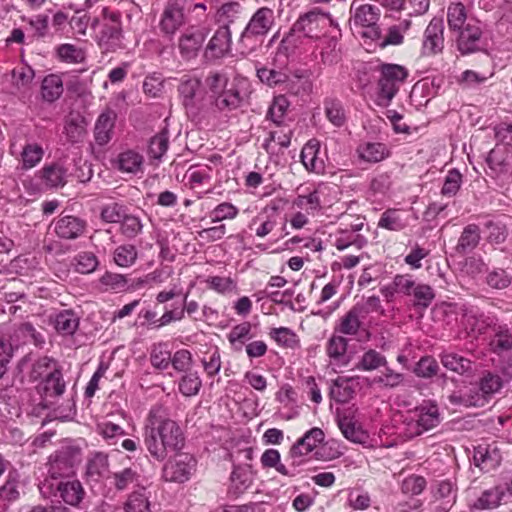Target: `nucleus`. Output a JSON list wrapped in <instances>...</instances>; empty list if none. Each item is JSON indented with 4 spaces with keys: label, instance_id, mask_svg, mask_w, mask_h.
I'll use <instances>...</instances> for the list:
<instances>
[{
    "label": "nucleus",
    "instance_id": "23",
    "mask_svg": "<svg viewBox=\"0 0 512 512\" xmlns=\"http://www.w3.org/2000/svg\"><path fill=\"white\" fill-rule=\"evenodd\" d=\"M231 45V32L227 24L220 26L209 40L205 48L207 59H218L223 57Z\"/></svg>",
    "mask_w": 512,
    "mask_h": 512
},
{
    "label": "nucleus",
    "instance_id": "3",
    "mask_svg": "<svg viewBox=\"0 0 512 512\" xmlns=\"http://www.w3.org/2000/svg\"><path fill=\"white\" fill-rule=\"evenodd\" d=\"M440 423V413L437 404L424 401L421 405L407 411L403 416L401 433L407 439L429 431Z\"/></svg>",
    "mask_w": 512,
    "mask_h": 512
},
{
    "label": "nucleus",
    "instance_id": "51",
    "mask_svg": "<svg viewBox=\"0 0 512 512\" xmlns=\"http://www.w3.org/2000/svg\"><path fill=\"white\" fill-rule=\"evenodd\" d=\"M251 328L250 322H243L230 330L227 338L235 351H241L246 341L252 338Z\"/></svg>",
    "mask_w": 512,
    "mask_h": 512
},
{
    "label": "nucleus",
    "instance_id": "37",
    "mask_svg": "<svg viewBox=\"0 0 512 512\" xmlns=\"http://www.w3.org/2000/svg\"><path fill=\"white\" fill-rule=\"evenodd\" d=\"M480 240V227L477 224H468L463 228L456 245V250L461 254L470 253L479 245Z\"/></svg>",
    "mask_w": 512,
    "mask_h": 512
},
{
    "label": "nucleus",
    "instance_id": "26",
    "mask_svg": "<svg viewBox=\"0 0 512 512\" xmlns=\"http://www.w3.org/2000/svg\"><path fill=\"white\" fill-rule=\"evenodd\" d=\"M501 459V454L495 445H478L474 448L473 462L485 472L498 467Z\"/></svg>",
    "mask_w": 512,
    "mask_h": 512
},
{
    "label": "nucleus",
    "instance_id": "16",
    "mask_svg": "<svg viewBox=\"0 0 512 512\" xmlns=\"http://www.w3.org/2000/svg\"><path fill=\"white\" fill-rule=\"evenodd\" d=\"M461 325L470 334H485L488 328L495 326V318L487 316L476 307L464 306Z\"/></svg>",
    "mask_w": 512,
    "mask_h": 512
},
{
    "label": "nucleus",
    "instance_id": "33",
    "mask_svg": "<svg viewBox=\"0 0 512 512\" xmlns=\"http://www.w3.org/2000/svg\"><path fill=\"white\" fill-rule=\"evenodd\" d=\"M115 119L116 115L111 110L99 115L94 128L95 140L99 145H105L111 140Z\"/></svg>",
    "mask_w": 512,
    "mask_h": 512
},
{
    "label": "nucleus",
    "instance_id": "24",
    "mask_svg": "<svg viewBox=\"0 0 512 512\" xmlns=\"http://www.w3.org/2000/svg\"><path fill=\"white\" fill-rule=\"evenodd\" d=\"M417 283L411 274H397L391 283L380 288V292L387 301H391L396 294L411 296Z\"/></svg>",
    "mask_w": 512,
    "mask_h": 512
},
{
    "label": "nucleus",
    "instance_id": "42",
    "mask_svg": "<svg viewBox=\"0 0 512 512\" xmlns=\"http://www.w3.org/2000/svg\"><path fill=\"white\" fill-rule=\"evenodd\" d=\"M352 9H354V22L356 25L370 27L379 20L380 9L375 5L361 4L356 6V3L353 2Z\"/></svg>",
    "mask_w": 512,
    "mask_h": 512
},
{
    "label": "nucleus",
    "instance_id": "10",
    "mask_svg": "<svg viewBox=\"0 0 512 512\" xmlns=\"http://www.w3.org/2000/svg\"><path fill=\"white\" fill-rule=\"evenodd\" d=\"M275 23L274 11L268 7H261L255 11L246 27L241 33L240 42L248 46L266 36Z\"/></svg>",
    "mask_w": 512,
    "mask_h": 512
},
{
    "label": "nucleus",
    "instance_id": "31",
    "mask_svg": "<svg viewBox=\"0 0 512 512\" xmlns=\"http://www.w3.org/2000/svg\"><path fill=\"white\" fill-rule=\"evenodd\" d=\"M206 36L205 28H198L182 35L179 39V49L182 56L187 59L195 57Z\"/></svg>",
    "mask_w": 512,
    "mask_h": 512
},
{
    "label": "nucleus",
    "instance_id": "63",
    "mask_svg": "<svg viewBox=\"0 0 512 512\" xmlns=\"http://www.w3.org/2000/svg\"><path fill=\"white\" fill-rule=\"evenodd\" d=\"M127 208L125 205L118 202H111L101 207L100 218L106 223H120Z\"/></svg>",
    "mask_w": 512,
    "mask_h": 512
},
{
    "label": "nucleus",
    "instance_id": "35",
    "mask_svg": "<svg viewBox=\"0 0 512 512\" xmlns=\"http://www.w3.org/2000/svg\"><path fill=\"white\" fill-rule=\"evenodd\" d=\"M507 501L508 494L505 491V487L503 485H497L483 491L474 506L477 509H494L502 502Z\"/></svg>",
    "mask_w": 512,
    "mask_h": 512
},
{
    "label": "nucleus",
    "instance_id": "1",
    "mask_svg": "<svg viewBox=\"0 0 512 512\" xmlns=\"http://www.w3.org/2000/svg\"><path fill=\"white\" fill-rule=\"evenodd\" d=\"M143 442L151 457L162 462L169 453L179 452L184 447L185 438L182 429L169 418L166 409L155 405L145 420Z\"/></svg>",
    "mask_w": 512,
    "mask_h": 512
},
{
    "label": "nucleus",
    "instance_id": "47",
    "mask_svg": "<svg viewBox=\"0 0 512 512\" xmlns=\"http://www.w3.org/2000/svg\"><path fill=\"white\" fill-rule=\"evenodd\" d=\"M323 191L321 188L314 189L308 194H299L293 204L301 209L306 211L308 214H314L316 211H319L322 207L321 205V196H323Z\"/></svg>",
    "mask_w": 512,
    "mask_h": 512
},
{
    "label": "nucleus",
    "instance_id": "14",
    "mask_svg": "<svg viewBox=\"0 0 512 512\" xmlns=\"http://www.w3.org/2000/svg\"><path fill=\"white\" fill-rule=\"evenodd\" d=\"M110 479L111 485L121 492L145 486V477L141 473L140 467L136 464H131L112 472Z\"/></svg>",
    "mask_w": 512,
    "mask_h": 512
},
{
    "label": "nucleus",
    "instance_id": "56",
    "mask_svg": "<svg viewBox=\"0 0 512 512\" xmlns=\"http://www.w3.org/2000/svg\"><path fill=\"white\" fill-rule=\"evenodd\" d=\"M325 114L328 120L336 127H341L346 121L343 104L338 99H327L324 102Z\"/></svg>",
    "mask_w": 512,
    "mask_h": 512
},
{
    "label": "nucleus",
    "instance_id": "19",
    "mask_svg": "<svg viewBox=\"0 0 512 512\" xmlns=\"http://www.w3.org/2000/svg\"><path fill=\"white\" fill-rule=\"evenodd\" d=\"M185 23L181 0H168L160 20V29L166 35H173Z\"/></svg>",
    "mask_w": 512,
    "mask_h": 512
},
{
    "label": "nucleus",
    "instance_id": "5",
    "mask_svg": "<svg viewBox=\"0 0 512 512\" xmlns=\"http://www.w3.org/2000/svg\"><path fill=\"white\" fill-rule=\"evenodd\" d=\"M101 17H95L91 22V27L96 31L98 45L106 52L115 51L121 47L122 41L120 14L104 7Z\"/></svg>",
    "mask_w": 512,
    "mask_h": 512
},
{
    "label": "nucleus",
    "instance_id": "9",
    "mask_svg": "<svg viewBox=\"0 0 512 512\" xmlns=\"http://www.w3.org/2000/svg\"><path fill=\"white\" fill-rule=\"evenodd\" d=\"M39 489L44 496L59 497L64 503L74 507L79 506L86 494L82 483L77 479L60 480L56 483L45 479Z\"/></svg>",
    "mask_w": 512,
    "mask_h": 512
},
{
    "label": "nucleus",
    "instance_id": "15",
    "mask_svg": "<svg viewBox=\"0 0 512 512\" xmlns=\"http://www.w3.org/2000/svg\"><path fill=\"white\" fill-rule=\"evenodd\" d=\"M444 22L434 17L426 27L423 35L422 54L432 56L442 52L444 48Z\"/></svg>",
    "mask_w": 512,
    "mask_h": 512
},
{
    "label": "nucleus",
    "instance_id": "18",
    "mask_svg": "<svg viewBox=\"0 0 512 512\" xmlns=\"http://www.w3.org/2000/svg\"><path fill=\"white\" fill-rule=\"evenodd\" d=\"M434 497L433 512H449L456 502L457 488L449 479L436 481L432 485Z\"/></svg>",
    "mask_w": 512,
    "mask_h": 512
},
{
    "label": "nucleus",
    "instance_id": "55",
    "mask_svg": "<svg viewBox=\"0 0 512 512\" xmlns=\"http://www.w3.org/2000/svg\"><path fill=\"white\" fill-rule=\"evenodd\" d=\"M138 257L137 249L132 244H123L115 248L113 260L119 267L127 268L135 264Z\"/></svg>",
    "mask_w": 512,
    "mask_h": 512
},
{
    "label": "nucleus",
    "instance_id": "25",
    "mask_svg": "<svg viewBox=\"0 0 512 512\" xmlns=\"http://www.w3.org/2000/svg\"><path fill=\"white\" fill-rule=\"evenodd\" d=\"M279 214L276 207L264 208L262 212L256 215L249 223V229L255 232L259 238L269 235L277 226Z\"/></svg>",
    "mask_w": 512,
    "mask_h": 512
},
{
    "label": "nucleus",
    "instance_id": "39",
    "mask_svg": "<svg viewBox=\"0 0 512 512\" xmlns=\"http://www.w3.org/2000/svg\"><path fill=\"white\" fill-rule=\"evenodd\" d=\"M338 426L343 436L354 443L365 444L369 440V434L364 431L361 426L357 425L356 422L348 417L343 416L338 420Z\"/></svg>",
    "mask_w": 512,
    "mask_h": 512
},
{
    "label": "nucleus",
    "instance_id": "2",
    "mask_svg": "<svg viewBox=\"0 0 512 512\" xmlns=\"http://www.w3.org/2000/svg\"><path fill=\"white\" fill-rule=\"evenodd\" d=\"M204 88L208 95L209 117L236 110L244 100L240 83L222 72H210L204 80Z\"/></svg>",
    "mask_w": 512,
    "mask_h": 512
},
{
    "label": "nucleus",
    "instance_id": "8",
    "mask_svg": "<svg viewBox=\"0 0 512 512\" xmlns=\"http://www.w3.org/2000/svg\"><path fill=\"white\" fill-rule=\"evenodd\" d=\"M81 461V449L67 444L61 446L48 458L47 473L51 480L68 478L75 473L76 466Z\"/></svg>",
    "mask_w": 512,
    "mask_h": 512
},
{
    "label": "nucleus",
    "instance_id": "30",
    "mask_svg": "<svg viewBox=\"0 0 512 512\" xmlns=\"http://www.w3.org/2000/svg\"><path fill=\"white\" fill-rule=\"evenodd\" d=\"M8 339L11 343L15 344V348H18L28 342H31L38 347H42L45 344L44 336L37 332L34 326L28 322L21 323L16 326Z\"/></svg>",
    "mask_w": 512,
    "mask_h": 512
},
{
    "label": "nucleus",
    "instance_id": "62",
    "mask_svg": "<svg viewBox=\"0 0 512 512\" xmlns=\"http://www.w3.org/2000/svg\"><path fill=\"white\" fill-rule=\"evenodd\" d=\"M338 40L336 37H327L321 39V62L325 65H331L339 60V51L337 49Z\"/></svg>",
    "mask_w": 512,
    "mask_h": 512
},
{
    "label": "nucleus",
    "instance_id": "58",
    "mask_svg": "<svg viewBox=\"0 0 512 512\" xmlns=\"http://www.w3.org/2000/svg\"><path fill=\"white\" fill-rule=\"evenodd\" d=\"M63 92L61 79L56 75H48L42 82V97L48 102L58 99Z\"/></svg>",
    "mask_w": 512,
    "mask_h": 512
},
{
    "label": "nucleus",
    "instance_id": "52",
    "mask_svg": "<svg viewBox=\"0 0 512 512\" xmlns=\"http://www.w3.org/2000/svg\"><path fill=\"white\" fill-rule=\"evenodd\" d=\"M269 336L281 347L295 349L299 347L300 341L297 334L290 328H272Z\"/></svg>",
    "mask_w": 512,
    "mask_h": 512
},
{
    "label": "nucleus",
    "instance_id": "4",
    "mask_svg": "<svg viewBox=\"0 0 512 512\" xmlns=\"http://www.w3.org/2000/svg\"><path fill=\"white\" fill-rule=\"evenodd\" d=\"M178 93L189 117L197 120L209 117L208 95L200 79L183 78L178 86Z\"/></svg>",
    "mask_w": 512,
    "mask_h": 512
},
{
    "label": "nucleus",
    "instance_id": "20",
    "mask_svg": "<svg viewBox=\"0 0 512 512\" xmlns=\"http://www.w3.org/2000/svg\"><path fill=\"white\" fill-rule=\"evenodd\" d=\"M86 227L85 220L72 215L60 216L54 222V232L63 240H74L81 237Z\"/></svg>",
    "mask_w": 512,
    "mask_h": 512
},
{
    "label": "nucleus",
    "instance_id": "28",
    "mask_svg": "<svg viewBox=\"0 0 512 512\" xmlns=\"http://www.w3.org/2000/svg\"><path fill=\"white\" fill-rule=\"evenodd\" d=\"M441 364L447 369L461 376H470L475 370L474 363L454 352V351H443L440 355Z\"/></svg>",
    "mask_w": 512,
    "mask_h": 512
},
{
    "label": "nucleus",
    "instance_id": "53",
    "mask_svg": "<svg viewBox=\"0 0 512 512\" xmlns=\"http://www.w3.org/2000/svg\"><path fill=\"white\" fill-rule=\"evenodd\" d=\"M386 363L387 361L384 355L374 349H369L360 357L355 369L360 371H372L385 366Z\"/></svg>",
    "mask_w": 512,
    "mask_h": 512
},
{
    "label": "nucleus",
    "instance_id": "27",
    "mask_svg": "<svg viewBox=\"0 0 512 512\" xmlns=\"http://www.w3.org/2000/svg\"><path fill=\"white\" fill-rule=\"evenodd\" d=\"M320 154V142L317 139L309 140L302 148L300 159L309 172L321 174L325 170V163Z\"/></svg>",
    "mask_w": 512,
    "mask_h": 512
},
{
    "label": "nucleus",
    "instance_id": "44",
    "mask_svg": "<svg viewBox=\"0 0 512 512\" xmlns=\"http://www.w3.org/2000/svg\"><path fill=\"white\" fill-rule=\"evenodd\" d=\"M125 512H150L149 493L146 486L133 490L125 504Z\"/></svg>",
    "mask_w": 512,
    "mask_h": 512
},
{
    "label": "nucleus",
    "instance_id": "57",
    "mask_svg": "<svg viewBox=\"0 0 512 512\" xmlns=\"http://www.w3.org/2000/svg\"><path fill=\"white\" fill-rule=\"evenodd\" d=\"M99 266L97 256L90 251H82L74 257V267L78 273L90 274Z\"/></svg>",
    "mask_w": 512,
    "mask_h": 512
},
{
    "label": "nucleus",
    "instance_id": "59",
    "mask_svg": "<svg viewBox=\"0 0 512 512\" xmlns=\"http://www.w3.org/2000/svg\"><path fill=\"white\" fill-rule=\"evenodd\" d=\"M276 130L269 132V137L265 140L263 146L268 150L271 142H276L280 147L287 148L291 143L292 129L289 125H277Z\"/></svg>",
    "mask_w": 512,
    "mask_h": 512
},
{
    "label": "nucleus",
    "instance_id": "40",
    "mask_svg": "<svg viewBox=\"0 0 512 512\" xmlns=\"http://www.w3.org/2000/svg\"><path fill=\"white\" fill-rule=\"evenodd\" d=\"M109 472L108 454L95 452L88 459L86 464V475L94 481H99Z\"/></svg>",
    "mask_w": 512,
    "mask_h": 512
},
{
    "label": "nucleus",
    "instance_id": "32",
    "mask_svg": "<svg viewBox=\"0 0 512 512\" xmlns=\"http://www.w3.org/2000/svg\"><path fill=\"white\" fill-rule=\"evenodd\" d=\"M361 318H364V308L355 305L340 318L335 331L342 335L355 336L361 327Z\"/></svg>",
    "mask_w": 512,
    "mask_h": 512
},
{
    "label": "nucleus",
    "instance_id": "13",
    "mask_svg": "<svg viewBox=\"0 0 512 512\" xmlns=\"http://www.w3.org/2000/svg\"><path fill=\"white\" fill-rule=\"evenodd\" d=\"M456 33V46L462 55H468L481 50L482 28L478 20L469 19L465 26Z\"/></svg>",
    "mask_w": 512,
    "mask_h": 512
},
{
    "label": "nucleus",
    "instance_id": "49",
    "mask_svg": "<svg viewBox=\"0 0 512 512\" xmlns=\"http://www.w3.org/2000/svg\"><path fill=\"white\" fill-rule=\"evenodd\" d=\"M231 488L235 493H243L253 481L252 471L249 466H235L231 473Z\"/></svg>",
    "mask_w": 512,
    "mask_h": 512
},
{
    "label": "nucleus",
    "instance_id": "38",
    "mask_svg": "<svg viewBox=\"0 0 512 512\" xmlns=\"http://www.w3.org/2000/svg\"><path fill=\"white\" fill-rule=\"evenodd\" d=\"M143 166V156L135 150H126L117 156L115 167L123 173L136 174Z\"/></svg>",
    "mask_w": 512,
    "mask_h": 512
},
{
    "label": "nucleus",
    "instance_id": "43",
    "mask_svg": "<svg viewBox=\"0 0 512 512\" xmlns=\"http://www.w3.org/2000/svg\"><path fill=\"white\" fill-rule=\"evenodd\" d=\"M56 331L62 335H73L79 326V317L72 310H62L53 320Z\"/></svg>",
    "mask_w": 512,
    "mask_h": 512
},
{
    "label": "nucleus",
    "instance_id": "7",
    "mask_svg": "<svg viewBox=\"0 0 512 512\" xmlns=\"http://www.w3.org/2000/svg\"><path fill=\"white\" fill-rule=\"evenodd\" d=\"M325 440V433L319 427H313L306 431L289 449L287 459L292 468H297L308 461V456L313 453L315 459H321L318 446Z\"/></svg>",
    "mask_w": 512,
    "mask_h": 512
},
{
    "label": "nucleus",
    "instance_id": "11",
    "mask_svg": "<svg viewBox=\"0 0 512 512\" xmlns=\"http://www.w3.org/2000/svg\"><path fill=\"white\" fill-rule=\"evenodd\" d=\"M333 24V19L329 13L324 12L319 7H314L310 11L302 14L292 25L291 29L296 34L303 33L304 37H318L317 33L327 26Z\"/></svg>",
    "mask_w": 512,
    "mask_h": 512
},
{
    "label": "nucleus",
    "instance_id": "46",
    "mask_svg": "<svg viewBox=\"0 0 512 512\" xmlns=\"http://www.w3.org/2000/svg\"><path fill=\"white\" fill-rule=\"evenodd\" d=\"M467 10L463 3L453 2L447 8V23L451 32L455 33L468 22Z\"/></svg>",
    "mask_w": 512,
    "mask_h": 512
},
{
    "label": "nucleus",
    "instance_id": "41",
    "mask_svg": "<svg viewBox=\"0 0 512 512\" xmlns=\"http://www.w3.org/2000/svg\"><path fill=\"white\" fill-rule=\"evenodd\" d=\"M65 387L66 383L61 370L50 374L44 378L40 384V389L45 400L61 396L65 391Z\"/></svg>",
    "mask_w": 512,
    "mask_h": 512
},
{
    "label": "nucleus",
    "instance_id": "50",
    "mask_svg": "<svg viewBox=\"0 0 512 512\" xmlns=\"http://www.w3.org/2000/svg\"><path fill=\"white\" fill-rule=\"evenodd\" d=\"M99 285L102 291L119 293L126 290L128 280L122 274L107 271L99 278Z\"/></svg>",
    "mask_w": 512,
    "mask_h": 512
},
{
    "label": "nucleus",
    "instance_id": "64",
    "mask_svg": "<svg viewBox=\"0 0 512 512\" xmlns=\"http://www.w3.org/2000/svg\"><path fill=\"white\" fill-rule=\"evenodd\" d=\"M211 172L212 168L208 165L191 166L187 170L185 177L187 178L191 187L195 188L208 183L211 179Z\"/></svg>",
    "mask_w": 512,
    "mask_h": 512
},
{
    "label": "nucleus",
    "instance_id": "17",
    "mask_svg": "<svg viewBox=\"0 0 512 512\" xmlns=\"http://www.w3.org/2000/svg\"><path fill=\"white\" fill-rule=\"evenodd\" d=\"M364 223L358 222L350 227L338 228L333 234L334 246L343 251L351 246L356 249H362L367 245V238L359 232L362 230Z\"/></svg>",
    "mask_w": 512,
    "mask_h": 512
},
{
    "label": "nucleus",
    "instance_id": "34",
    "mask_svg": "<svg viewBox=\"0 0 512 512\" xmlns=\"http://www.w3.org/2000/svg\"><path fill=\"white\" fill-rule=\"evenodd\" d=\"M409 225V215L398 209H388L381 214L378 227L389 231H401Z\"/></svg>",
    "mask_w": 512,
    "mask_h": 512
},
{
    "label": "nucleus",
    "instance_id": "22",
    "mask_svg": "<svg viewBox=\"0 0 512 512\" xmlns=\"http://www.w3.org/2000/svg\"><path fill=\"white\" fill-rule=\"evenodd\" d=\"M348 340L341 335L333 334L327 341L326 353L329 357V363L333 370L343 368L348 365L350 358L347 355Z\"/></svg>",
    "mask_w": 512,
    "mask_h": 512
},
{
    "label": "nucleus",
    "instance_id": "21",
    "mask_svg": "<svg viewBox=\"0 0 512 512\" xmlns=\"http://www.w3.org/2000/svg\"><path fill=\"white\" fill-rule=\"evenodd\" d=\"M256 74L263 84L271 88L298 93L294 90L295 79H292V76H289L286 72L268 69V66H261L256 68Z\"/></svg>",
    "mask_w": 512,
    "mask_h": 512
},
{
    "label": "nucleus",
    "instance_id": "36",
    "mask_svg": "<svg viewBox=\"0 0 512 512\" xmlns=\"http://www.w3.org/2000/svg\"><path fill=\"white\" fill-rule=\"evenodd\" d=\"M44 156L43 147L36 142H26L19 153L18 161L23 170L37 166Z\"/></svg>",
    "mask_w": 512,
    "mask_h": 512
},
{
    "label": "nucleus",
    "instance_id": "45",
    "mask_svg": "<svg viewBox=\"0 0 512 512\" xmlns=\"http://www.w3.org/2000/svg\"><path fill=\"white\" fill-rule=\"evenodd\" d=\"M41 175L48 187L57 188L66 184L67 170L60 163L45 165L41 169Z\"/></svg>",
    "mask_w": 512,
    "mask_h": 512
},
{
    "label": "nucleus",
    "instance_id": "61",
    "mask_svg": "<svg viewBox=\"0 0 512 512\" xmlns=\"http://www.w3.org/2000/svg\"><path fill=\"white\" fill-rule=\"evenodd\" d=\"M202 387V381L197 372H190L181 377L178 389L186 397L195 396Z\"/></svg>",
    "mask_w": 512,
    "mask_h": 512
},
{
    "label": "nucleus",
    "instance_id": "12",
    "mask_svg": "<svg viewBox=\"0 0 512 512\" xmlns=\"http://www.w3.org/2000/svg\"><path fill=\"white\" fill-rule=\"evenodd\" d=\"M175 456L163 467L166 481L183 483L191 477L196 468V459L189 453L174 452Z\"/></svg>",
    "mask_w": 512,
    "mask_h": 512
},
{
    "label": "nucleus",
    "instance_id": "60",
    "mask_svg": "<svg viewBox=\"0 0 512 512\" xmlns=\"http://www.w3.org/2000/svg\"><path fill=\"white\" fill-rule=\"evenodd\" d=\"M411 296H413V303L415 307L426 309L434 300L435 293L433 288L428 284L417 283Z\"/></svg>",
    "mask_w": 512,
    "mask_h": 512
},
{
    "label": "nucleus",
    "instance_id": "48",
    "mask_svg": "<svg viewBox=\"0 0 512 512\" xmlns=\"http://www.w3.org/2000/svg\"><path fill=\"white\" fill-rule=\"evenodd\" d=\"M139 316L145 320L142 325L151 330H159L173 323L171 311L167 306L164 307V312L159 318H157V313L151 309H143Z\"/></svg>",
    "mask_w": 512,
    "mask_h": 512
},
{
    "label": "nucleus",
    "instance_id": "6",
    "mask_svg": "<svg viewBox=\"0 0 512 512\" xmlns=\"http://www.w3.org/2000/svg\"><path fill=\"white\" fill-rule=\"evenodd\" d=\"M407 76V69L401 65L382 64L378 80L377 105L382 107L389 106Z\"/></svg>",
    "mask_w": 512,
    "mask_h": 512
},
{
    "label": "nucleus",
    "instance_id": "29",
    "mask_svg": "<svg viewBox=\"0 0 512 512\" xmlns=\"http://www.w3.org/2000/svg\"><path fill=\"white\" fill-rule=\"evenodd\" d=\"M358 158L366 163H379L390 156V150L381 142H361L356 149Z\"/></svg>",
    "mask_w": 512,
    "mask_h": 512
},
{
    "label": "nucleus",
    "instance_id": "54",
    "mask_svg": "<svg viewBox=\"0 0 512 512\" xmlns=\"http://www.w3.org/2000/svg\"><path fill=\"white\" fill-rule=\"evenodd\" d=\"M494 335L490 340V347L495 353H502L512 349V334L506 327L496 325L493 327Z\"/></svg>",
    "mask_w": 512,
    "mask_h": 512
}]
</instances>
